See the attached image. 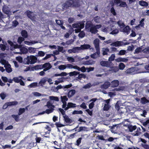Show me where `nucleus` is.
<instances>
[{
    "label": "nucleus",
    "instance_id": "de8ad7c7",
    "mask_svg": "<svg viewBox=\"0 0 149 149\" xmlns=\"http://www.w3.org/2000/svg\"><path fill=\"white\" fill-rule=\"evenodd\" d=\"M47 77H45L42 79L40 82V83L44 85L46 82L47 81Z\"/></svg>",
    "mask_w": 149,
    "mask_h": 149
},
{
    "label": "nucleus",
    "instance_id": "3c124183",
    "mask_svg": "<svg viewBox=\"0 0 149 149\" xmlns=\"http://www.w3.org/2000/svg\"><path fill=\"white\" fill-rule=\"evenodd\" d=\"M82 138L81 137L79 138L76 141V145L77 146H79L81 142Z\"/></svg>",
    "mask_w": 149,
    "mask_h": 149
},
{
    "label": "nucleus",
    "instance_id": "a19ab883",
    "mask_svg": "<svg viewBox=\"0 0 149 149\" xmlns=\"http://www.w3.org/2000/svg\"><path fill=\"white\" fill-rule=\"evenodd\" d=\"M85 35V33L84 32V31H81L78 34V36L80 38H84Z\"/></svg>",
    "mask_w": 149,
    "mask_h": 149
},
{
    "label": "nucleus",
    "instance_id": "72a5a7b5",
    "mask_svg": "<svg viewBox=\"0 0 149 149\" xmlns=\"http://www.w3.org/2000/svg\"><path fill=\"white\" fill-rule=\"evenodd\" d=\"M109 52V50L108 48H104L102 50V54L104 56L107 55V52Z\"/></svg>",
    "mask_w": 149,
    "mask_h": 149
},
{
    "label": "nucleus",
    "instance_id": "13d9d810",
    "mask_svg": "<svg viewBox=\"0 0 149 149\" xmlns=\"http://www.w3.org/2000/svg\"><path fill=\"white\" fill-rule=\"evenodd\" d=\"M45 54V52L42 51H39L38 53V55L39 56H43Z\"/></svg>",
    "mask_w": 149,
    "mask_h": 149
},
{
    "label": "nucleus",
    "instance_id": "4c0bfd02",
    "mask_svg": "<svg viewBox=\"0 0 149 149\" xmlns=\"http://www.w3.org/2000/svg\"><path fill=\"white\" fill-rule=\"evenodd\" d=\"M46 106L48 108H49L50 107H51V108H53L54 109L55 107L53 105L50 101H48L47 102V104Z\"/></svg>",
    "mask_w": 149,
    "mask_h": 149
},
{
    "label": "nucleus",
    "instance_id": "338daca9",
    "mask_svg": "<svg viewBox=\"0 0 149 149\" xmlns=\"http://www.w3.org/2000/svg\"><path fill=\"white\" fill-rule=\"evenodd\" d=\"M13 26L16 27L19 24V23L15 19L13 21Z\"/></svg>",
    "mask_w": 149,
    "mask_h": 149
},
{
    "label": "nucleus",
    "instance_id": "4d7b16f0",
    "mask_svg": "<svg viewBox=\"0 0 149 149\" xmlns=\"http://www.w3.org/2000/svg\"><path fill=\"white\" fill-rule=\"evenodd\" d=\"M12 117L14 118L15 120L17 122L18 121V119L19 118V114L18 115H13L12 116Z\"/></svg>",
    "mask_w": 149,
    "mask_h": 149
},
{
    "label": "nucleus",
    "instance_id": "9d476101",
    "mask_svg": "<svg viewBox=\"0 0 149 149\" xmlns=\"http://www.w3.org/2000/svg\"><path fill=\"white\" fill-rule=\"evenodd\" d=\"M91 47V45L89 44H84L83 45H81L80 47H79V50H85L86 49H91L90 48Z\"/></svg>",
    "mask_w": 149,
    "mask_h": 149
},
{
    "label": "nucleus",
    "instance_id": "ea45409f",
    "mask_svg": "<svg viewBox=\"0 0 149 149\" xmlns=\"http://www.w3.org/2000/svg\"><path fill=\"white\" fill-rule=\"evenodd\" d=\"M42 65H37L33 66V68L36 70H37L39 69H43V68H42Z\"/></svg>",
    "mask_w": 149,
    "mask_h": 149
},
{
    "label": "nucleus",
    "instance_id": "0e129e2a",
    "mask_svg": "<svg viewBox=\"0 0 149 149\" xmlns=\"http://www.w3.org/2000/svg\"><path fill=\"white\" fill-rule=\"evenodd\" d=\"M142 51L144 53H149V47H147L142 50Z\"/></svg>",
    "mask_w": 149,
    "mask_h": 149
},
{
    "label": "nucleus",
    "instance_id": "c03bdc74",
    "mask_svg": "<svg viewBox=\"0 0 149 149\" xmlns=\"http://www.w3.org/2000/svg\"><path fill=\"white\" fill-rule=\"evenodd\" d=\"M125 67V65L123 63H120L119 65V69L123 70Z\"/></svg>",
    "mask_w": 149,
    "mask_h": 149
},
{
    "label": "nucleus",
    "instance_id": "6e6d98bb",
    "mask_svg": "<svg viewBox=\"0 0 149 149\" xmlns=\"http://www.w3.org/2000/svg\"><path fill=\"white\" fill-rule=\"evenodd\" d=\"M29 86L31 88L35 87L38 86V83L37 82H34L30 84Z\"/></svg>",
    "mask_w": 149,
    "mask_h": 149
},
{
    "label": "nucleus",
    "instance_id": "052dcab7",
    "mask_svg": "<svg viewBox=\"0 0 149 149\" xmlns=\"http://www.w3.org/2000/svg\"><path fill=\"white\" fill-rule=\"evenodd\" d=\"M58 69L60 70H64L66 68L65 65H61L58 66Z\"/></svg>",
    "mask_w": 149,
    "mask_h": 149
},
{
    "label": "nucleus",
    "instance_id": "f3484780",
    "mask_svg": "<svg viewBox=\"0 0 149 149\" xmlns=\"http://www.w3.org/2000/svg\"><path fill=\"white\" fill-rule=\"evenodd\" d=\"M5 68L6 71L8 73H10L12 71V68H11V65L9 64H8L5 65Z\"/></svg>",
    "mask_w": 149,
    "mask_h": 149
},
{
    "label": "nucleus",
    "instance_id": "79ce46f5",
    "mask_svg": "<svg viewBox=\"0 0 149 149\" xmlns=\"http://www.w3.org/2000/svg\"><path fill=\"white\" fill-rule=\"evenodd\" d=\"M54 109L53 108H50L49 109H47L45 110V113L49 114L52 113Z\"/></svg>",
    "mask_w": 149,
    "mask_h": 149
},
{
    "label": "nucleus",
    "instance_id": "39448f33",
    "mask_svg": "<svg viewBox=\"0 0 149 149\" xmlns=\"http://www.w3.org/2000/svg\"><path fill=\"white\" fill-rule=\"evenodd\" d=\"M72 6V4H71L70 0H68L64 3L63 8L67 9H68L69 7H71Z\"/></svg>",
    "mask_w": 149,
    "mask_h": 149
},
{
    "label": "nucleus",
    "instance_id": "680f3d73",
    "mask_svg": "<svg viewBox=\"0 0 149 149\" xmlns=\"http://www.w3.org/2000/svg\"><path fill=\"white\" fill-rule=\"evenodd\" d=\"M119 32L118 30L117 29H115L113 30L111 33L110 34L114 35L115 34H116L118 33Z\"/></svg>",
    "mask_w": 149,
    "mask_h": 149
},
{
    "label": "nucleus",
    "instance_id": "bb28decb",
    "mask_svg": "<svg viewBox=\"0 0 149 149\" xmlns=\"http://www.w3.org/2000/svg\"><path fill=\"white\" fill-rule=\"evenodd\" d=\"M18 102L17 101H13L7 103V106L6 108H7L9 106L15 105L17 104Z\"/></svg>",
    "mask_w": 149,
    "mask_h": 149
},
{
    "label": "nucleus",
    "instance_id": "f704fd0d",
    "mask_svg": "<svg viewBox=\"0 0 149 149\" xmlns=\"http://www.w3.org/2000/svg\"><path fill=\"white\" fill-rule=\"evenodd\" d=\"M49 98L50 100H54L57 102L59 101V98L57 97L50 96Z\"/></svg>",
    "mask_w": 149,
    "mask_h": 149
},
{
    "label": "nucleus",
    "instance_id": "8fccbe9b",
    "mask_svg": "<svg viewBox=\"0 0 149 149\" xmlns=\"http://www.w3.org/2000/svg\"><path fill=\"white\" fill-rule=\"evenodd\" d=\"M83 112L82 111H77L74 110L73 111L72 114H82L83 113Z\"/></svg>",
    "mask_w": 149,
    "mask_h": 149
},
{
    "label": "nucleus",
    "instance_id": "393cba45",
    "mask_svg": "<svg viewBox=\"0 0 149 149\" xmlns=\"http://www.w3.org/2000/svg\"><path fill=\"white\" fill-rule=\"evenodd\" d=\"M137 127L136 125L132 126V125H128V128L130 132H132L135 130L136 128Z\"/></svg>",
    "mask_w": 149,
    "mask_h": 149
},
{
    "label": "nucleus",
    "instance_id": "c9c22d12",
    "mask_svg": "<svg viewBox=\"0 0 149 149\" xmlns=\"http://www.w3.org/2000/svg\"><path fill=\"white\" fill-rule=\"evenodd\" d=\"M111 107L109 104H105L103 107V110L105 111H108Z\"/></svg>",
    "mask_w": 149,
    "mask_h": 149
},
{
    "label": "nucleus",
    "instance_id": "f03ea898",
    "mask_svg": "<svg viewBox=\"0 0 149 149\" xmlns=\"http://www.w3.org/2000/svg\"><path fill=\"white\" fill-rule=\"evenodd\" d=\"M100 63L101 66L107 67H111L113 64L111 62L105 61H101Z\"/></svg>",
    "mask_w": 149,
    "mask_h": 149
},
{
    "label": "nucleus",
    "instance_id": "1a4fd4ad",
    "mask_svg": "<svg viewBox=\"0 0 149 149\" xmlns=\"http://www.w3.org/2000/svg\"><path fill=\"white\" fill-rule=\"evenodd\" d=\"M70 1L72 4L71 7L78 8L80 6L79 2L74 0H70Z\"/></svg>",
    "mask_w": 149,
    "mask_h": 149
},
{
    "label": "nucleus",
    "instance_id": "5701e85b",
    "mask_svg": "<svg viewBox=\"0 0 149 149\" xmlns=\"http://www.w3.org/2000/svg\"><path fill=\"white\" fill-rule=\"evenodd\" d=\"M134 68L133 67L131 68L127 69L125 71V72L127 74H133L134 71Z\"/></svg>",
    "mask_w": 149,
    "mask_h": 149
},
{
    "label": "nucleus",
    "instance_id": "0eeeda50",
    "mask_svg": "<svg viewBox=\"0 0 149 149\" xmlns=\"http://www.w3.org/2000/svg\"><path fill=\"white\" fill-rule=\"evenodd\" d=\"M79 50H80L79 47H73L72 49H68V52L70 54L72 53H78Z\"/></svg>",
    "mask_w": 149,
    "mask_h": 149
},
{
    "label": "nucleus",
    "instance_id": "4468645a",
    "mask_svg": "<svg viewBox=\"0 0 149 149\" xmlns=\"http://www.w3.org/2000/svg\"><path fill=\"white\" fill-rule=\"evenodd\" d=\"M63 117L64 118L65 121L66 123L70 124L72 122V120L71 119L69 118L67 115H65L64 116H63Z\"/></svg>",
    "mask_w": 149,
    "mask_h": 149
},
{
    "label": "nucleus",
    "instance_id": "58836bf2",
    "mask_svg": "<svg viewBox=\"0 0 149 149\" xmlns=\"http://www.w3.org/2000/svg\"><path fill=\"white\" fill-rule=\"evenodd\" d=\"M80 72H79L74 71L70 72L69 73V75L70 76H76L78 74H79Z\"/></svg>",
    "mask_w": 149,
    "mask_h": 149
},
{
    "label": "nucleus",
    "instance_id": "a211bd4d",
    "mask_svg": "<svg viewBox=\"0 0 149 149\" xmlns=\"http://www.w3.org/2000/svg\"><path fill=\"white\" fill-rule=\"evenodd\" d=\"M92 22L90 21H87L85 24V28L86 29H89L93 25Z\"/></svg>",
    "mask_w": 149,
    "mask_h": 149
},
{
    "label": "nucleus",
    "instance_id": "a18cd8bd",
    "mask_svg": "<svg viewBox=\"0 0 149 149\" xmlns=\"http://www.w3.org/2000/svg\"><path fill=\"white\" fill-rule=\"evenodd\" d=\"M61 101L62 102H66V101H67L68 99L67 97V96L65 95L63 96H61Z\"/></svg>",
    "mask_w": 149,
    "mask_h": 149
},
{
    "label": "nucleus",
    "instance_id": "9b49d317",
    "mask_svg": "<svg viewBox=\"0 0 149 149\" xmlns=\"http://www.w3.org/2000/svg\"><path fill=\"white\" fill-rule=\"evenodd\" d=\"M119 81L118 80H114L111 83V86L112 87H116L118 86L119 84Z\"/></svg>",
    "mask_w": 149,
    "mask_h": 149
},
{
    "label": "nucleus",
    "instance_id": "cd10ccee",
    "mask_svg": "<svg viewBox=\"0 0 149 149\" xmlns=\"http://www.w3.org/2000/svg\"><path fill=\"white\" fill-rule=\"evenodd\" d=\"M111 69L109 70V71H111L112 72H116L119 70V68L117 67H110Z\"/></svg>",
    "mask_w": 149,
    "mask_h": 149
},
{
    "label": "nucleus",
    "instance_id": "37998d69",
    "mask_svg": "<svg viewBox=\"0 0 149 149\" xmlns=\"http://www.w3.org/2000/svg\"><path fill=\"white\" fill-rule=\"evenodd\" d=\"M24 40V38L22 37H18L17 40V42L20 44H21L22 42Z\"/></svg>",
    "mask_w": 149,
    "mask_h": 149
},
{
    "label": "nucleus",
    "instance_id": "2eb2a0df",
    "mask_svg": "<svg viewBox=\"0 0 149 149\" xmlns=\"http://www.w3.org/2000/svg\"><path fill=\"white\" fill-rule=\"evenodd\" d=\"M100 40L98 38H96L93 41V44L94 45L95 48L98 49L100 48L99 45Z\"/></svg>",
    "mask_w": 149,
    "mask_h": 149
},
{
    "label": "nucleus",
    "instance_id": "a878e982",
    "mask_svg": "<svg viewBox=\"0 0 149 149\" xmlns=\"http://www.w3.org/2000/svg\"><path fill=\"white\" fill-rule=\"evenodd\" d=\"M42 68H50V69L52 67V66L49 63H46L42 65Z\"/></svg>",
    "mask_w": 149,
    "mask_h": 149
},
{
    "label": "nucleus",
    "instance_id": "6e6552de",
    "mask_svg": "<svg viewBox=\"0 0 149 149\" xmlns=\"http://www.w3.org/2000/svg\"><path fill=\"white\" fill-rule=\"evenodd\" d=\"M2 10L4 13L7 15H9L11 13L9 8L6 6H3Z\"/></svg>",
    "mask_w": 149,
    "mask_h": 149
},
{
    "label": "nucleus",
    "instance_id": "bf43d9fd",
    "mask_svg": "<svg viewBox=\"0 0 149 149\" xmlns=\"http://www.w3.org/2000/svg\"><path fill=\"white\" fill-rule=\"evenodd\" d=\"M21 79H19L18 77H14L13 78V81L15 82L19 83L20 82Z\"/></svg>",
    "mask_w": 149,
    "mask_h": 149
},
{
    "label": "nucleus",
    "instance_id": "49530a36",
    "mask_svg": "<svg viewBox=\"0 0 149 149\" xmlns=\"http://www.w3.org/2000/svg\"><path fill=\"white\" fill-rule=\"evenodd\" d=\"M115 58V55L114 54H113L111 55V56L109 58L108 60L109 62H111L113 61L114 60Z\"/></svg>",
    "mask_w": 149,
    "mask_h": 149
},
{
    "label": "nucleus",
    "instance_id": "774afa93",
    "mask_svg": "<svg viewBox=\"0 0 149 149\" xmlns=\"http://www.w3.org/2000/svg\"><path fill=\"white\" fill-rule=\"evenodd\" d=\"M141 145L145 149H149V145H148L141 144Z\"/></svg>",
    "mask_w": 149,
    "mask_h": 149
},
{
    "label": "nucleus",
    "instance_id": "6ab92c4d",
    "mask_svg": "<svg viewBox=\"0 0 149 149\" xmlns=\"http://www.w3.org/2000/svg\"><path fill=\"white\" fill-rule=\"evenodd\" d=\"M116 61L117 62H127L128 61V59L127 58H125L119 57L116 59Z\"/></svg>",
    "mask_w": 149,
    "mask_h": 149
},
{
    "label": "nucleus",
    "instance_id": "c756f323",
    "mask_svg": "<svg viewBox=\"0 0 149 149\" xmlns=\"http://www.w3.org/2000/svg\"><path fill=\"white\" fill-rule=\"evenodd\" d=\"M117 24L119 26L120 28H123L124 27L125 25L124 23L122 22L121 21L119 20L117 22Z\"/></svg>",
    "mask_w": 149,
    "mask_h": 149
},
{
    "label": "nucleus",
    "instance_id": "603ef678",
    "mask_svg": "<svg viewBox=\"0 0 149 149\" xmlns=\"http://www.w3.org/2000/svg\"><path fill=\"white\" fill-rule=\"evenodd\" d=\"M86 75L84 74H79L78 77V78L79 79H81V78H82L85 79L86 78Z\"/></svg>",
    "mask_w": 149,
    "mask_h": 149
},
{
    "label": "nucleus",
    "instance_id": "4be33fe9",
    "mask_svg": "<svg viewBox=\"0 0 149 149\" xmlns=\"http://www.w3.org/2000/svg\"><path fill=\"white\" fill-rule=\"evenodd\" d=\"M20 49V52L23 54H26L28 52V49L24 47H22L21 46Z\"/></svg>",
    "mask_w": 149,
    "mask_h": 149
},
{
    "label": "nucleus",
    "instance_id": "423d86ee",
    "mask_svg": "<svg viewBox=\"0 0 149 149\" xmlns=\"http://www.w3.org/2000/svg\"><path fill=\"white\" fill-rule=\"evenodd\" d=\"M111 86V83L109 81H105L104 84L101 85L100 87L102 89H106L109 87Z\"/></svg>",
    "mask_w": 149,
    "mask_h": 149
},
{
    "label": "nucleus",
    "instance_id": "473e14b6",
    "mask_svg": "<svg viewBox=\"0 0 149 149\" xmlns=\"http://www.w3.org/2000/svg\"><path fill=\"white\" fill-rule=\"evenodd\" d=\"M36 49L35 48H33L31 47H30L28 48L29 52L30 53H34L36 51Z\"/></svg>",
    "mask_w": 149,
    "mask_h": 149
},
{
    "label": "nucleus",
    "instance_id": "20e7f679",
    "mask_svg": "<svg viewBox=\"0 0 149 149\" xmlns=\"http://www.w3.org/2000/svg\"><path fill=\"white\" fill-rule=\"evenodd\" d=\"M76 106L79 107V106H76L75 104L73 103L72 102H68L67 105V107L64 109L65 111H66L70 108H74Z\"/></svg>",
    "mask_w": 149,
    "mask_h": 149
},
{
    "label": "nucleus",
    "instance_id": "09e8293b",
    "mask_svg": "<svg viewBox=\"0 0 149 149\" xmlns=\"http://www.w3.org/2000/svg\"><path fill=\"white\" fill-rule=\"evenodd\" d=\"M91 86V84L90 83H89L84 85L83 87V88L84 89H87L90 88Z\"/></svg>",
    "mask_w": 149,
    "mask_h": 149
},
{
    "label": "nucleus",
    "instance_id": "e2e57ef3",
    "mask_svg": "<svg viewBox=\"0 0 149 149\" xmlns=\"http://www.w3.org/2000/svg\"><path fill=\"white\" fill-rule=\"evenodd\" d=\"M25 111L24 108H20L19 110V115L22 114Z\"/></svg>",
    "mask_w": 149,
    "mask_h": 149
},
{
    "label": "nucleus",
    "instance_id": "c85d7f7f",
    "mask_svg": "<svg viewBox=\"0 0 149 149\" xmlns=\"http://www.w3.org/2000/svg\"><path fill=\"white\" fill-rule=\"evenodd\" d=\"M21 33L22 36L24 38H27L28 37V33L26 31L23 30L22 31Z\"/></svg>",
    "mask_w": 149,
    "mask_h": 149
},
{
    "label": "nucleus",
    "instance_id": "f8f14e48",
    "mask_svg": "<svg viewBox=\"0 0 149 149\" xmlns=\"http://www.w3.org/2000/svg\"><path fill=\"white\" fill-rule=\"evenodd\" d=\"M123 28V29L122 31L124 33H126L127 35H128L130 33L131 28L129 26L127 25Z\"/></svg>",
    "mask_w": 149,
    "mask_h": 149
},
{
    "label": "nucleus",
    "instance_id": "69168bd1",
    "mask_svg": "<svg viewBox=\"0 0 149 149\" xmlns=\"http://www.w3.org/2000/svg\"><path fill=\"white\" fill-rule=\"evenodd\" d=\"M6 46L4 44H0V48L2 51H4L6 49Z\"/></svg>",
    "mask_w": 149,
    "mask_h": 149
},
{
    "label": "nucleus",
    "instance_id": "b1692460",
    "mask_svg": "<svg viewBox=\"0 0 149 149\" xmlns=\"http://www.w3.org/2000/svg\"><path fill=\"white\" fill-rule=\"evenodd\" d=\"M32 12L29 10H27L25 12V14L26 15L27 17L31 19L32 17Z\"/></svg>",
    "mask_w": 149,
    "mask_h": 149
},
{
    "label": "nucleus",
    "instance_id": "412c9836",
    "mask_svg": "<svg viewBox=\"0 0 149 149\" xmlns=\"http://www.w3.org/2000/svg\"><path fill=\"white\" fill-rule=\"evenodd\" d=\"M76 91L75 90L72 89L69 91L68 92V96L69 98H70L73 96L75 93Z\"/></svg>",
    "mask_w": 149,
    "mask_h": 149
},
{
    "label": "nucleus",
    "instance_id": "2f4dec72",
    "mask_svg": "<svg viewBox=\"0 0 149 149\" xmlns=\"http://www.w3.org/2000/svg\"><path fill=\"white\" fill-rule=\"evenodd\" d=\"M13 148V147H12L11 145L10 144H6L3 146H2V149H12Z\"/></svg>",
    "mask_w": 149,
    "mask_h": 149
},
{
    "label": "nucleus",
    "instance_id": "ddd939ff",
    "mask_svg": "<svg viewBox=\"0 0 149 149\" xmlns=\"http://www.w3.org/2000/svg\"><path fill=\"white\" fill-rule=\"evenodd\" d=\"M90 31L93 34H95L97 33L98 31L97 29V28L95 27V26L93 25L91 27L90 29Z\"/></svg>",
    "mask_w": 149,
    "mask_h": 149
},
{
    "label": "nucleus",
    "instance_id": "aec40b11",
    "mask_svg": "<svg viewBox=\"0 0 149 149\" xmlns=\"http://www.w3.org/2000/svg\"><path fill=\"white\" fill-rule=\"evenodd\" d=\"M139 4L142 6L146 7L148 5V3L143 0L139 1Z\"/></svg>",
    "mask_w": 149,
    "mask_h": 149
},
{
    "label": "nucleus",
    "instance_id": "7ed1b4c3",
    "mask_svg": "<svg viewBox=\"0 0 149 149\" xmlns=\"http://www.w3.org/2000/svg\"><path fill=\"white\" fill-rule=\"evenodd\" d=\"M95 63V61L92 60H89L87 61H82L81 62L82 64L84 65H92L94 64Z\"/></svg>",
    "mask_w": 149,
    "mask_h": 149
},
{
    "label": "nucleus",
    "instance_id": "e433bc0d",
    "mask_svg": "<svg viewBox=\"0 0 149 149\" xmlns=\"http://www.w3.org/2000/svg\"><path fill=\"white\" fill-rule=\"evenodd\" d=\"M119 6L120 7H125L127 8L128 7L127 5L126 4V3L125 1H121L120 4L119 5Z\"/></svg>",
    "mask_w": 149,
    "mask_h": 149
},
{
    "label": "nucleus",
    "instance_id": "864d4df0",
    "mask_svg": "<svg viewBox=\"0 0 149 149\" xmlns=\"http://www.w3.org/2000/svg\"><path fill=\"white\" fill-rule=\"evenodd\" d=\"M16 60L20 63L23 62V59L22 57L20 56H17L16 58Z\"/></svg>",
    "mask_w": 149,
    "mask_h": 149
},
{
    "label": "nucleus",
    "instance_id": "f257e3e1",
    "mask_svg": "<svg viewBox=\"0 0 149 149\" xmlns=\"http://www.w3.org/2000/svg\"><path fill=\"white\" fill-rule=\"evenodd\" d=\"M37 58L34 56H28L26 58H25L23 63L24 64H33L36 62Z\"/></svg>",
    "mask_w": 149,
    "mask_h": 149
},
{
    "label": "nucleus",
    "instance_id": "7c9ffc66",
    "mask_svg": "<svg viewBox=\"0 0 149 149\" xmlns=\"http://www.w3.org/2000/svg\"><path fill=\"white\" fill-rule=\"evenodd\" d=\"M141 103L143 104H145L149 102V101L146 99L145 97H142L141 99Z\"/></svg>",
    "mask_w": 149,
    "mask_h": 149
},
{
    "label": "nucleus",
    "instance_id": "dca6fc26",
    "mask_svg": "<svg viewBox=\"0 0 149 149\" xmlns=\"http://www.w3.org/2000/svg\"><path fill=\"white\" fill-rule=\"evenodd\" d=\"M123 43V42L117 41L113 42L110 45L115 47H119L122 45V43Z\"/></svg>",
    "mask_w": 149,
    "mask_h": 149
},
{
    "label": "nucleus",
    "instance_id": "5fc2aeb1",
    "mask_svg": "<svg viewBox=\"0 0 149 149\" xmlns=\"http://www.w3.org/2000/svg\"><path fill=\"white\" fill-rule=\"evenodd\" d=\"M110 12L113 15L116 16L117 14L116 13L115 11V10L113 7H112L111 8Z\"/></svg>",
    "mask_w": 149,
    "mask_h": 149
}]
</instances>
